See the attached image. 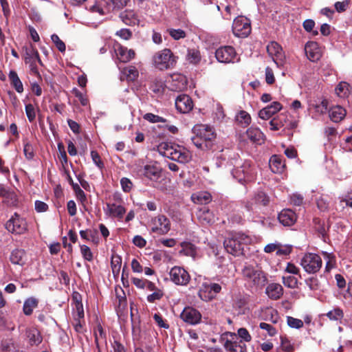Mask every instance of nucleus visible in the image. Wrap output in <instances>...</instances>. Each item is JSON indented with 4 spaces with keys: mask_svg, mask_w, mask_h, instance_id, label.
Segmentation results:
<instances>
[{
    "mask_svg": "<svg viewBox=\"0 0 352 352\" xmlns=\"http://www.w3.org/2000/svg\"><path fill=\"white\" fill-rule=\"evenodd\" d=\"M287 323L291 328L300 329L303 326V322L292 316L287 317Z\"/></svg>",
    "mask_w": 352,
    "mask_h": 352,
    "instance_id": "8fccbe9b",
    "label": "nucleus"
},
{
    "mask_svg": "<svg viewBox=\"0 0 352 352\" xmlns=\"http://www.w3.org/2000/svg\"><path fill=\"white\" fill-rule=\"evenodd\" d=\"M73 93L74 94L75 96L78 98L80 104L82 106H86L88 104V99L79 90L77 89H74Z\"/></svg>",
    "mask_w": 352,
    "mask_h": 352,
    "instance_id": "69168bd1",
    "label": "nucleus"
},
{
    "mask_svg": "<svg viewBox=\"0 0 352 352\" xmlns=\"http://www.w3.org/2000/svg\"><path fill=\"white\" fill-rule=\"evenodd\" d=\"M300 265L306 272L315 274L320 270L322 261L318 254L307 253L301 258Z\"/></svg>",
    "mask_w": 352,
    "mask_h": 352,
    "instance_id": "39448f33",
    "label": "nucleus"
},
{
    "mask_svg": "<svg viewBox=\"0 0 352 352\" xmlns=\"http://www.w3.org/2000/svg\"><path fill=\"white\" fill-rule=\"evenodd\" d=\"M330 320H338L343 317V312L340 309H334L327 314Z\"/></svg>",
    "mask_w": 352,
    "mask_h": 352,
    "instance_id": "603ef678",
    "label": "nucleus"
},
{
    "mask_svg": "<svg viewBox=\"0 0 352 352\" xmlns=\"http://www.w3.org/2000/svg\"><path fill=\"white\" fill-rule=\"evenodd\" d=\"M255 202L263 206H267L270 203L269 197L263 192H258L254 196Z\"/></svg>",
    "mask_w": 352,
    "mask_h": 352,
    "instance_id": "49530a36",
    "label": "nucleus"
},
{
    "mask_svg": "<svg viewBox=\"0 0 352 352\" xmlns=\"http://www.w3.org/2000/svg\"><path fill=\"white\" fill-rule=\"evenodd\" d=\"M336 94L342 98L349 96L350 93L349 85L346 82H341L335 89Z\"/></svg>",
    "mask_w": 352,
    "mask_h": 352,
    "instance_id": "79ce46f5",
    "label": "nucleus"
},
{
    "mask_svg": "<svg viewBox=\"0 0 352 352\" xmlns=\"http://www.w3.org/2000/svg\"><path fill=\"white\" fill-rule=\"evenodd\" d=\"M215 56L218 61L228 63L234 61L236 52L231 46L221 47L216 50Z\"/></svg>",
    "mask_w": 352,
    "mask_h": 352,
    "instance_id": "4468645a",
    "label": "nucleus"
},
{
    "mask_svg": "<svg viewBox=\"0 0 352 352\" xmlns=\"http://www.w3.org/2000/svg\"><path fill=\"white\" fill-rule=\"evenodd\" d=\"M282 109V105L278 102H274L270 105L262 109L258 112V116L263 120H268L273 115Z\"/></svg>",
    "mask_w": 352,
    "mask_h": 352,
    "instance_id": "aec40b11",
    "label": "nucleus"
},
{
    "mask_svg": "<svg viewBox=\"0 0 352 352\" xmlns=\"http://www.w3.org/2000/svg\"><path fill=\"white\" fill-rule=\"evenodd\" d=\"M269 165L270 169L274 173H281L285 166V164L283 162L281 157L276 155L271 157Z\"/></svg>",
    "mask_w": 352,
    "mask_h": 352,
    "instance_id": "cd10ccee",
    "label": "nucleus"
},
{
    "mask_svg": "<svg viewBox=\"0 0 352 352\" xmlns=\"http://www.w3.org/2000/svg\"><path fill=\"white\" fill-rule=\"evenodd\" d=\"M80 235L82 239H85L87 241H91L93 243L97 245L99 243V239L97 236L96 230H80Z\"/></svg>",
    "mask_w": 352,
    "mask_h": 352,
    "instance_id": "e433bc0d",
    "label": "nucleus"
},
{
    "mask_svg": "<svg viewBox=\"0 0 352 352\" xmlns=\"http://www.w3.org/2000/svg\"><path fill=\"white\" fill-rule=\"evenodd\" d=\"M192 199L195 203L206 204L211 201V195L207 192H201L192 195Z\"/></svg>",
    "mask_w": 352,
    "mask_h": 352,
    "instance_id": "4c0bfd02",
    "label": "nucleus"
},
{
    "mask_svg": "<svg viewBox=\"0 0 352 352\" xmlns=\"http://www.w3.org/2000/svg\"><path fill=\"white\" fill-rule=\"evenodd\" d=\"M151 230L159 234H165L170 229L169 219L163 214H159L151 220Z\"/></svg>",
    "mask_w": 352,
    "mask_h": 352,
    "instance_id": "ddd939ff",
    "label": "nucleus"
},
{
    "mask_svg": "<svg viewBox=\"0 0 352 352\" xmlns=\"http://www.w3.org/2000/svg\"><path fill=\"white\" fill-rule=\"evenodd\" d=\"M349 0H345L344 1H338L335 3V8L337 12H344L349 4Z\"/></svg>",
    "mask_w": 352,
    "mask_h": 352,
    "instance_id": "e2e57ef3",
    "label": "nucleus"
},
{
    "mask_svg": "<svg viewBox=\"0 0 352 352\" xmlns=\"http://www.w3.org/2000/svg\"><path fill=\"white\" fill-rule=\"evenodd\" d=\"M186 59L188 63L197 65L200 62L201 56L198 50L188 49L186 56Z\"/></svg>",
    "mask_w": 352,
    "mask_h": 352,
    "instance_id": "c9c22d12",
    "label": "nucleus"
},
{
    "mask_svg": "<svg viewBox=\"0 0 352 352\" xmlns=\"http://www.w3.org/2000/svg\"><path fill=\"white\" fill-rule=\"evenodd\" d=\"M8 78L11 85L18 93L21 94L23 91V85L17 73L15 71L11 70L8 74Z\"/></svg>",
    "mask_w": 352,
    "mask_h": 352,
    "instance_id": "c756f323",
    "label": "nucleus"
},
{
    "mask_svg": "<svg viewBox=\"0 0 352 352\" xmlns=\"http://www.w3.org/2000/svg\"><path fill=\"white\" fill-rule=\"evenodd\" d=\"M74 190L76 192V195L78 199H79L81 202H83L86 200V195L84 191L80 188L78 184L73 185Z\"/></svg>",
    "mask_w": 352,
    "mask_h": 352,
    "instance_id": "052dcab7",
    "label": "nucleus"
},
{
    "mask_svg": "<svg viewBox=\"0 0 352 352\" xmlns=\"http://www.w3.org/2000/svg\"><path fill=\"white\" fill-rule=\"evenodd\" d=\"M225 349L230 352H246L247 346L243 340H226L223 344Z\"/></svg>",
    "mask_w": 352,
    "mask_h": 352,
    "instance_id": "a878e982",
    "label": "nucleus"
},
{
    "mask_svg": "<svg viewBox=\"0 0 352 352\" xmlns=\"http://www.w3.org/2000/svg\"><path fill=\"white\" fill-rule=\"evenodd\" d=\"M259 327L261 329L267 331L270 336H274L277 333V330L270 324L265 322H261L259 324Z\"/></svg>",
    "mask_w": 352,
    "mask_h": 352,
    "instance_id": "4d7b16f0",
    "label": "nucleus"
},
{
    "mask_svg": "<svg viewBox=\"0 0 352 352\" xmlns=\"http://www.w3.org/2000/svg\"><path fill=\"white\" fill-rule=\"evenodd\" d=\"M6 227L9 232L16 234H24L28 230V224L25 219L21 217L16 213L8 221Z\"/></svg>",
    "mask_w": 352,
    "mask_h": 352,
    "instance_id": "9d476101",
    "label": "nucleus"
},
{
    "mask_svg": "<svg viewBox=\"0 0 352 352\" xmlns=\"http://www.w3.org/2000/svg\"><path fill=\"white\" fill-rule=\"evenodd\" d=\"M169 274L171 281L177 285H186L190 280L188 272L182 267H172Z\"/></svg>",
    "mask_w": 352,
    "mask_h": 352,
    "instance_id": "9b49d317",
    "label": "nucleus"
},
{
    "mask_svg": "<svg viewBox=\"0 0 352 352\" xmlns=\"http://www.w3.org/2000/svg\"><path fill=\"white\" fill-rule=\"evenodd\" d=\"M167 31L175 40H179L186 36V32L182 29H168Z\"/></svg>",
    "mask_w": 352,
    "mask_h": 352,
    "instance_id": "3c124183",
    "label": "nucleus"
},
{
    "mask_svg": "<svg viewBox=\"0 0 352 352\" xmlns=\"http://www.w3.org/2000/svg\"><path fill=\"white\" fill-rule=\"evenodd\" d=\"M195 135L192 138L194 145L203 151L212 149L213 142L216 139V133L212 127L206 124H196L192 128Z\"/></svg>",
    "mask_w": 352,
    "mask_h": 352,
    "instance_id": "f257e3e1",
    "label": "nucleus"
},
{
    "mask_svg": "<svg viewBox=\"0 0 352 352\" xmlns=\"http://www.w3.org/2000/svg\"><path fill=\"white\" fill-rule=\"evenodd\" d=\"M80 252L83 257V258L88 261H92L94 259L93 253L91 252L90 248L85 245H80Z\"/></svg>",
    "mask_w": 352,
    "mask_h": 352,
    "instance_id": "de8ad7c7",
    "label": "nucleus"
},
{
    "mask_svg": "<svg viewBox=\"0 0 352 352\" xmlns=\"http://www.w3.org/2000/svg\"><path fill=\"white\" fill-rule=\"evenodd\" d=\"M287 120L288 118L286 115L280 114L278 116L270 122V129L273 131L279 130L285 125Z\"/></svg>",
    "mask_w": 352,
    "mask_h": 352,
    "instance_id": "2f4dec72",
    "label": "nucleus"
},
{
    "mask_svg": "<svg viewBox=\"0 0 352 352\" xmlns=\"http://www.w3.org/2000/svg\"><path fill=\"white\" fill-rule=\"evenodd\" d=\"M24 60L25 63L38 62L40 65H42L38 52L32 45L25 48Z\"/></svg>",
    "mask_w": 352,
    "mask_h": 352,
    "instance_id": "393cba45",
    "label": "nucleus"
},
{
    "mask_svg": "<svg viewBox=\"0 0 352 352\" xmlns=\"http://www.w3.org/2000/svg\"><path fill=\"white\" fill-rule=\"evenodd\" d=\"M91 157L94 163L100 168H102L104 166L103 162H102L100 157L97 151H91Z\"/></svg>",
    "mask_w": 352,
    "mask_h": 352,
    "instance_id": "680f3d73",
    "label": "nucleus"
},
{
    "mask_svg": "<svg viewBox=\"0 0 352 352\" xmlns=\"http://www.w3.org/2000/svg\"><path fill=\"white\" fill-rule=\"evenodd\" d=\"M157 150L164 157L179 163H187L192 158L191 153L187 148L171 142H162L157 146Z\"/></svg>",
    "mask_w": 352,
    "mask_h": 352,
    "instance_id": "f03ea898",
    "label": "nucleus"
},
{
    "mask_svg": "<svg viewBox=\"0 0 352 352\" xmlns=\"http://www.w3.org/2000/svg\"><path fill=\"white\" fill-rule=\"evenodd\" d=\"M265 80L266 82L269 85L273 84L275 81L274 72L272 69L269 67H266L265 69Z\"/></svg>",
    "mask_w": 352,
    "mask_h": 352,
    "instance_id": "338daca9",
    "label": "nucleus"
},
{
    "mask_svg": "<svg viewBox=\"0 0 352 352\" xmlns=\"http://www.w3.org/2000/svg\"><path fill=\"white\" fill-rule=\"evenodd\" d=\"M232 173L239 182H251L255 178L254 170L248 161L244 162L242 165L233 169Z\"/></svg>",
    "mask_w": 352,
    "mask_h": 352,
    "instance_id": "423d86ee",
    "label": "nucleus"
},
{
    "mask_svg": "<svg viewBox=\"0 0 352 352\" xmlns=\"http://www.w3.org/2000/svg\"><path fill=\"white\" fill-rule=\"evenodd\" d=\"M115 52L118 59L123 63L129 62L135 56V53L133 50H128L120 45H118L115 47Z\"/></svg>",
    "mask_w": 352,
    "mask_h": 352,
    "instance_id": "4be33fe9",
    "label": "nucleus"
},
{
    "mask_svg": "<svg viewBox=\"0 0 352 352\" xmlns=\"http://www.w3.org/2000/svg\"><path fill=\"white\" fill-rule=\"evenodd\" d=\"M236 120L242 126H247L251 122V117L245 111H240L236 116Z\"/></svg>",
    "mask_w": 352,
    "mask_h": 352,
    "instance_id": "ea45409f",
    "label": "nucleus"
},
{
    "mask_svg": "<svg viewBox=\"0 0 352 352\" xmlns=\"http://www.w3.org/2000/svg\"><path fill=\"white\" fill-rule=\"evenodd\" d=\"M198 217L201 221L207 223H213L217 219L215 214L206 207H204L199 210Z\"/></svg>",
    "mask_w": 352,
    "mask_h": 352,
    "instance_id": "7c9ffc66",
    "label": "nucleus"
},
{
    "mask_svg": "<svg viewBox=\"0 0 352 352\" xmlns=\"http://www.w3.org/2000/svg\"><path fill=\"white\" fill-rule=\"evenodd\" d=\"M105 213L111 217L122 219L126 212V210L121 205H117L114 203H107V208L104 209Z\"/></svg>",
    "mask_w": 352,
    "mask_h": 352,
    "instance_id": "5701e85b",
    "label": "nucleus"
},
{
    "mask_svg": "<svg viewBox=\"0 0 352 352\" xmlns=\"http://www.w3.org/2000/svg\"><path fill=\"white\" fill-rule=\"evenodd\" d=\"M153 319L160 327L166 329L169 328V325L163 320L162 317L159 314H155Z\"/></svg>",
    "mask_w": 352,
    "mask_h": 352,
    "instance_id": "0e129e2a",
    "label": "nucleus"
},
{
    "mask_svg": "<svg viewBox=\"0 0 352 352\" xmlns=\"http://www.w3.org/2000/svg\"><path fill=\"white\" fill-rule=\"evenodd\" d=\"M182 249L179 251L180 254L195 258L197 254L196 247L189 242H183L181 243Z\"/></svg>",
    "mask_w": 352,
    "mask_h": 352,
    "instance_id": "f704fd0d",
    "label": "nucleus"
},
{
    "mask_svg": "<svg viewBox=\"0 0 352 352\" xmlns=\"http://www.w3.org/2000/svg\"><path fill=\"white\" fill-rule=\"evenodd\" d=\"M187 87L186 77L180 74H175L171 76L170 82V89L175 91H181Z\"/></svg>",
    "mask_w": 352,
    "mask_h": 352,
    "instance_id": "6ab92c4d",
    "label": "nucleus"
},
{
    "mask_svg": "<svg viewBox=\"0 0 352 352\" xmlns=\"http://www.w3.org/2000/svg\"><path fill=\"white\" fill-rule=\"evenodd\" d=\"M267 51L278 67H280L285 65V56L278 43L274 41L270 43L267 46Z\"/></svg>",
    "mask_w": 352,
    "mask_h": 352,
    "instance_id": "f8f14e48",
    "label": "nucleus"
},
{
    "mask_svg": "<svg viewBox=\"0 0 352 352\" xmlns=\"http://www.w3.org/2000/svg\"><path fill=\"white\" fill-rule=\"evenodd\" d=\"M237 334L243 342H250L252 336L249 333L248 331L245 328H240L237 331Z\"/></svg>",
    "mask_w": 352,
    "mask_h": 352,
    "instance_id": "13d9d810",
    "label": "nucleus"
},
{
    "mask_svg": "<svg viewBox=\"0 0 352 352\" xmlns=\"http://www.w3.org/2000/svg\"><path fill=\"white\" fill-rule=\"evenodd\" d=\"M251 242L249 236L241 232L231 234L224 241L223 245L226 251L234 256L243 254V248Z\"/></svg>",
    "mask_w": 352,
    "mask_h": 352,
    "instance_id": "7ed1b4c3",
    "label": "nucleus"
},
{
    "mask_svg": "<svg viewBox=\"0 0 352 352\" xmlns=\"http://www.w3.org/2000/svg\"><path fill=\"white\" fill-rule=\"evenodd\" d=\"M246 135L252 142L258 144H261L264 141V135L258 128H249L246 131Z\"/></svg>",
    "mask_w": 352,
    "mask_h": 352,
    "instance_id": "bb28decb",
    "label": "nucleus"
},
{
    "mask_svg": "<svg viewBox=\"0 0 352 352\" xmlns=\"http://www.w3.org/2000/svg\"><path fill=\"white\" fill-rule=\"evenodd\" d=\"M265 293L270 298L278 300L283 296V289L278 283H270L266 287Z\"/></svg>",
    "mask_w": 352,
    "mask_h": 352,
    "instance_id": "b1692460",
    "label": "nucleus"
},
{
    "mask_svg": "<svg viewBox=\"0 0 352 352\" xmlns=\"http://www.w3.org/2000/svg\"><path fill=\"white\" fill-rule=\"evenodd\" d=\"M120 17L126 25L135 24L136 22L135 13L132 10H126L124 12H122Z\"/></svg>",
    "mask_w": 352,
    "mask_h": 352,
    "instance_id": "a19ab883",
    "label": "nucleus"
},
{
    "mask_svg": "<svg viewBox=\"0 0 352 352\" xmlns=\"http://www.w3.org/2000/svg\"><path fill=\"white\" fill-rule=\"evenodd\" d=\"M180 318L186 323L197 324L201 321V314L196 309L186 307L181 313Z\"/></svg>",
    "mask_w": 352,
    "mask_h": 352,
    "instance_id": "2eb2a0df",
    "label": "nucleus"
},
{
    "mask_svg": "<svg viewBox=\"0 0 352 352\" xmlns=\"http://www.w3.org/2000/svg\"><path fill=\"white\" fill-rule=\"evenodd\" d=\"M10 258L13 264L22 265L25 263V252L23 250L16 249L12 252Z\"/></svg>",
    "mask_w": 352,
    "mask_h": 352,
    "instance_id": "473e14b6",
    "label": "nucleus"
},
{
    "mask_svg": "<svg viewBox=\"0 0 352 352\" xmlns=\"http://www.w3.org/2000/svg\"><path fill=\"white\" fill-rule=\"evenodd\" d=\"M155 67L160 70L173 68L177 62V58L170 49L165 48L156 52L153 56Z\"/></svg>",
    "mask_w": 352,
    "mask_h": 352,
    "instance_id": "20e7f679",
    "label": "nucleus"
},
{
    "mask_svg": "<svg viewBox=\"0 0 352 352\" xmlns=\"http://www.w3.org/2000/svg\"><path fill=\"white\" fill-rule=\"evenodd\" d=\"M121 266V258L118 256H113L111 259V267L113 272H114L116 270L117 272L120 271Z\"/></svg>",
    "mask_w": 352,
    "mask_h": 352,
    "instance_id": "774afa93",
    "label": "nucleus"
},
{
    "mask_svg": "<svg viewBox=\"0 0 352 352\" xmlns=\"http://www.w3.org/2000/svg\"><path fill=\"white\" fill-rule=\"evenodd\" d=\"M305 52L307 58L312 61H318L322 56L321 50L316 42L309 41L305 46Z\"/></svg>",
    "mask_w": 352,
    "mask_h": 352,
    "instance_id": "dca6fc26",
    "label": "nucleus"
},
{
    "mask_svg": "<svg viewBox=\"0 0 352 352\" xmlns=\"http://www.w3.org/2000/svg\"><path fill=\"white\" fill-rule=\"evenodd\" d=\"M278 219L284 226H291L296 221V215L290 209L283 210L278 214Z\"/></svg>",
    "mask_w": 352,
    "mask_h": 352,
    "instance_id": "412c9836",
    "label": "nucleus"
},
{
    "mask_svg": "<svg viewBox=\"0 0 352 352\" xmlns=\"http://www.w3.org/2000/svg\"><path fill=\"white\" fill-rule=\"evenodd\" d=\"M52 41L54 43L58 50L63 52L65 51V45L63 41H62L58 35L56 34H52L51 36Z\"/></svg>",
    "mask_w": 352,
    "mask_h": 352,
    "instance_id": "6e6d98bb",
    "label": "nucleus"
},
{
    "mask_svg": "<svg viewBox=\"0 0 352 352\" xmlns=\"http://www.w3.org/2000/svg\"><path fill=\"white\" fill-rule=\"evenodd\" d=\"M120 184L122 190L126 192H129L133 187L132 182L126 177H123L121 179Z\"/></svg>",
    "mask_w": 352,
    "mask_h": 352,
    "instance_id": "bf43d9fd",
    "label": "nucleus"
},
{
    "mask_svg": "<svg viewBox=\"0 0 352 352\" xmlns=\"http://www.w3.org/2000/svg\"><path fill=\"white\" fill-rule=\"evenodd\" d=\"M122 74L129 80H133L138 77L139 72L135 66L130 65L122 69Z\"/></svg>",
    "mask_w": 352,
    "mask_h": 352,
    "instance_id": "58836bf2",
    "label": "nucleus"
},
{
    "mask_svg": "<svg viewBox=\"0 0 352 352\" xmlns=\"http://www.w3.org/2000/svg\"><path fill=\"white\" fill-rule=\"evenodd\" d=\"M242 273L245 280L252 283L255 286L263 285L266 281V277L263 272L253 266H245Z\"/></svg>",
    "mask_w": 352,
    "mask_h": 352,
    "instance_id": "6e6552de",
    "label": "nucleus"
},
{
    "mask_svg": "<svg viewBox=\"0 0 352 352\" xmlns=\"http://www.w3.org/2000/svg\"><path fill=\"white\" fill-rule=\"evenodd\" d=\"M283 283L285 287L289 288H296L298 285V279L294 276H283Z\"/></svg>",
    "mask_w": 352,
    "mask_h": 352,
    "instance_id": "c03bdc74",
    "label": "nucleus"
},
{
    "mask_svg": "<svg viewBox=\"0 0 352 352\" xmlns=\"http://www.w3.org/2000/svg\"><path fill=\"white\" fill-rule=\"evenodd\" d=\"M221 290L219 283L204 282L201 284L198 295L204 301H210L214 299Z\"/></svg>",
    "mask_w": 352,
    "mask_h": 352,
    "instance_id": "0eeeda50",
    "label": "nucleus"
},
{
    "mask_svg": "<svg viewBox=\"0 0 352 352\" xmlns=\"http://www.w3.org/2000/svg\"><path fill=\"white\" fill-rule=\"evenodd\" d=\"M25 113L28 120L32 122L36 118V112L34 106L32 104H28L25 105Z\"/></svg>",
    "mask_w": 352,
    "mask_h": 352,
    "instance_id": "864d4df0",
    "label": "nucleus"
},
{
    "mask_svg": "<svg viewBox=\"0 0 352 352\" xmlns=\"http://www.w3.org/2000/svg\"><path fill=\"white\" fill-rule=\"evenodd\" d=\"M305 283L311 290H318L321 288L320 283L316 277H311L307 279Z\"/></svg>",
    "mask_w": 352,
    "mask_h": 352,
    "instance_id": "09e8293b",
    "label": "nucleus"
},
{
    "mask_svg": "<svg viewBox=\"0 0 352 352\" xmlns=\"http://www.w3.org/2000/svg\"><path fill=\"white\" fill-rule=\"evenodd\" d=\"M322 255L324 260H326V270L329 271L332 269L336 264V258L333 254L327 252H322Z\"/></svg>",
    "mask_w": 352,
    "mask_h": 352,
    "instance_id": "37998d69",
    "label": "nucleus"
},
{
    "mask_svg": "<svg viewBox=\"0 0 352 352\" xmlns=\"http://www.w3.org/2000/svg\"><path fill=\"white\" fill-rule=\"evenodd\" d=\"M345 116L346 110L340 106L333 107L329 111V118L334 122L341 121Z\"/></svg>",
    "mask_w": 352,
    "mask_h": 352,
    "instance_id": "c85d7f7f",
    "label": "nucleus"
},
{
    "mask_svg": "<svg viewBox=\"0 0 352 352\" xmlns=\"http://www.w3.org/2000/svg\"><path fill=\"white\" fill-rule=\"evenodd\" d=\"M232 32L236 36L247 37L251 32L250 21L243 16L236 17L233 21Z\"/></svg>",
    "mask_w": 352,
    "mask_h": 352,
    "instance_id": "1a4fd4ad",
    "label": "nucleus"
},
{
    "mask_svg": "<svg viewBox=\"0 0 352 352\" xmlns=\"http://www.w3.org/2000/svg\"><path fill=\"white\" fill-rule=\"evenodd\" d=\"M162 168L155 164L145 165L142 170V175L151 181L156 182L162 176Z\"/></svg>",
    "mask_w": 352,
    "mask_h": 352,
    "instance_id": "a211bd4d",
    "label": "nucleus"
},
{
    "mask_svg": "<svg viewBox=\"0 0 352 352\" xmlns=\"http://www.w3.org/2000/svg\"><path fill=\"white\" fill-rule=\"evenodd\" d=\"M38 300L31 297L26 299L23 304V311L25 315L30 316L32 314L34 309L38 306Z\"/></svg>",
    "mask_w": 352,
    "mask_h": 352,
    "instance_id": "72a5a7b5",
    "label": "nucleus"
},
{
    "mask_svg": "<svg viewBox=\"0 0 352 352\" xmlns=\"http://www.w3.org/2000/svg\"><path fill=\"white\" fill-rule=\"evenodd\" d=\"M143 118L151 123H157V122H167L168 120L161 116L157 115H155L151 113H147L144 115Z\"/></svg>",
    "mask_w": 352,
    "mask_h": 352,
    "instance_id": "a18cd8bd",
    "label": "nucleus"
},
{
    "mask_svg": "<svg viewBox=\"0 0 352 352\" xmlns=\"http://www.w3.org/2000/svg\"><path fill=\"white\" fill-rule=\"evenodd\" d=\"M23 153H24L25 157L28 160H30L33 159V157L34 156V149H33L32 145L30 143L26 142L24 144Z\"/></svg>",
    "mask_w": 352,
    "mask_h": 352,
    "instance_id": "5fc2aeb1",
    "label": "nucleus"
},
{
    "mask_svg": "<svg viewBox=\"0 0 352 352\" xmlns=\"http://www.w3.org/2000/svg\"><path fill=\"white\" fill-rule=\"evenodd\" d=\"M175 107L179 112L186 113L192 109L193 102L188 95L181 94L175 100Z\"/></svg>",
    "mask_w": 352,
    "mask_h": 352,
    "instance_id": "f3484780",
    "label": "nucleus"
}]
</instances>
